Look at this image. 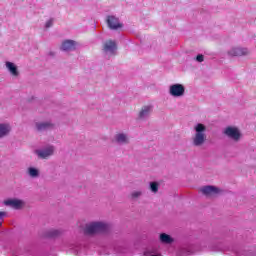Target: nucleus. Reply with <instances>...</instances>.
<instances>
[{
  "label": "nucleus",
  "mask_w": 256,
  "mask_h": 256,
  "mask_svg": "<svg viewBox=\"0 0 256 256\" xmlns=\"http://www.w3.org/2000/svg\"><path fill=\"white\" fill-rule=\"evenodd\" d=\"M11 133V124L9 123H0V139L7 137Z\"/></svg>",
  "instance_id": "nucleus-13"
},
{
  "label": "nucleus",
  "mask_w": 256,
  "mask_h": 256,
  "mask_svg": "<svg viewBox=\"0 0 256 256\" xmlns=\"http://www.w3.org/2000/svg\"><path fill=\"white\" fill-rule=\"evenodd\" d=\"M27 173L29 177H32V179H36V177H39V169L35 167H29Z\"/></svg>",
  "instance_id": "nucleus-19"
},
{
  "label": "nucleus",
  "mask_w": 256,
  "mask_h": 256,
  "mask_svg": "<svg viewBox=\"0 0 256 256\" xmlns=\"http://www.w3.org/2000/svg\"><path fill=\"white\" fill-rule=\"evenodd\" d=\"M114 142L117 145H129V137L125 133H118L114 136Z\"/></svg>",
  "instance_id": "nucleus-11"
},
{
  "label": "nucleus",
  "mask_w": 256,
  "mask_h": 256,
  "mask_svg": "<svg viewBox=\"0 0 256 256\" xmlns=\"http://www.w3.org/2000/svg\"><path fill=\"white\" fill-rule=\"evenodd\" d=\"M50 57H55V52H49Z\"/></svg>",
  "instance_id": "nucleus-26"
},
{
  "label": "nucleus",
  "mask_w": 256,
  "mask_h": 256,
  "mask_svg": "<svg viewBox=\"0 0 256 256\" xmlns=\"http://www.w3.org/2000/svg\"><path fill=\"white\" fill-rule=\"evenodd\" d=\"M201 191L204 195H217V193H219V188L215 186H204L201 188Z\"/></svg>",
  "instance_id": "nucleus-17"
},
{
  "label": "nucleus",
  "mask_w": 256,
  "mask_h": 256,
  "mask_svg": "<svg viewBox=\"0 0 256 256\" xmlns=\"http://www.w3.org/2000/svg\"><path fill=\"white\" fill-rule=\"evenodd\" d=\"M161 243H165L166 245H171L173 243V238L165 233L160 234Z\"/></svg>",
  "instance_id": "nucleus-18"
},
{
  "label": "nucleus",
  "mask_w": 256,
  "mask_h": 256,
  "mask_svg": "<svg viewBox=\"0 0 256 256\" xmlns=\"http://www.w3.org/2000/svg\"><path fill=\"white\" fill-rule=\"evenodd\" d=\"M172 97H183L185 95V86L183 84H173L169 88Z\"/></svg>",
  "instance_id": "nucleus-4"
},
{
  "label": "nucleus",
  "mask_w": 256,
  "mask_h": 256,
  "mask_svg": "<svg viewBox=\"0 0 256 256\" xmlns=\"http://www.w3.org/2000/svg\"><path fill=\"white\" fill-rule=\"evenodd\" d=\"M230 57H243L244 55H249V49L242 47H234L228 51Z\"/></svg>",
  "instance_id": "nucleus-7"
},
{
  "label": "nucleus",
  "mask_w": 256,
  "mask_h": 256,
  "mask_svg": "<svg viewBox=\"0 0 256 256\" xmlns=\"http://www.w3.org/2000/svg\"><path fill=\"white\" fill-rule=\"evenodd\" d=\"M109 224L105 222H90L86 224L84 233L85 235H97V233H108Z\"/></svg>",
  "instance_id": "nucleus-2"
},
{
  "label": "nucleus",
  "mask_w": 256,
  "mask_h": 256,
  "mask_svg": "<svg viewBox=\"0 0 256 256\" xmlns=\"http://www.w3.org/2000/svg\"><path fill=\"white\" fill-rule=\"evenodd\" d=\"M46 29H49V27H53V19H50L45 24Z\"/></svg>",
  "instance_id": "nucleus-24"
},
{
  "label": "nucleus",
  "mask_w": 256,
  "mask_h": 256,
  "mask_svg": "<svg viewBox=\"0 0 256 256\" xmlns=\"http://www.w3.org/2000/svg\"><path fill=\"white\" fill-rule=\"evenodd\" d=\"M54 125L51 122H37L36 129L37 131H49V129H53Z\"/></svg>",
  "instance_id": "nucleus-15"
},
{
  "label": "nucleus",
  "mask_w": 256,
  "mask_h": 256,
  "mask_svg": "<svg viewBox=\"0 0 256 256\" xmlns=\"http://www.w3.org/2000/svg\"><path fill=\"white\" fill-rule=\"evenodd\" d=\"M159 250L156 247L148 248L144 255H150V256H161V254H157Z\"/></svg>",
  "instance_id": "nucleus-20"
},
{
  "label": "nucleus",
  "mask_w": 256,
  "mask_h": 256,
  "mask_svg": "<svg viewBox=\"0 0 256 256\" xmlns=\"http://www.w3.org/2000/svg\"><path fill=\"white\" fill-rule=\"evenodd\" d=\"M55 153V146H48L42 150H36V155L40 157V159H47V157H51Z\"/></svg>",
  "instance_id": "nucleus-9"
},
{
  "label": "nucleus",
  "mask_w": 256,
  "mask_h": 256,
  "mask_svg": "<svg viewBox=\"0 0 256 256\" xmlns=\"http://www.w3.org/2000/svg\"><path fill=\"white\" fill-rule=\"evenodd\" d=\"M103 51L105 55H115L117 51V43L113 40H108L104 43Z\"/></svg>",
  "instance_id": "nucleus-6"
},
{
  "label": "nucleus",
  "mask_w": 256,
  "mask_h": 256,
  "mask_svg": "<svg viewBox=\"0 0 256 256\" xmlns=\"http://www.w3.org/2000/svg\"><path fill=\"white\" fill-rule=\"evenodd\" d=\"M71 249H75V251H79V247L72 246Z\"/></svg>",
  "instance_id": "nucleus-27"
},
{
  "label": "nucleus",
  "mask_w": 256,
  "mask_h": 256,
  "mask_svg": "<svg viewBox=\"0 0 256 256\" xmlns=\"http://www.w3.org/2000/svg\"><path fill=\"white\" fill-rule=\"evenodd\" d=\"M195 134L192 137V145L194 147H201L205 145L207 141V126L205 124L198 123L194 126Z\"/></svg>",
  "instance_id": "nucleus-1"
},
{
  "label": "nucleus",
  "mask_w": 256,
  "mask_h": 256,
  "mask_svg": "<svg viewBox=\"0 0 256 256\" xmlns=\"http://www.w3.org/2000/svg\"><path fill=\"white\" fill-rule=\"evenodd\" d=\"M151 113H153V105L143 106L138 113V120L147 121V119L151 117Z\"/></svg>",
  "instance_id": "nucleus-5"
},
{
  "label": "nucleus",
  "mask_w": 256,
  "mask_h": 256,
  "mask_svg": "<svg viewBox=\"0 0 256 256\" xmlns=\"http://www.w3.org/2000/svg\"><path fill=\"white\" fill-rule=\"evenodd\" d=\"M61 235V232L57 229H48L41 235L44 239H55Z\"/></svg>",
  "instance_id": "nucleus-12"
},
{
  "label": "nucleus",
  "mask_w": 256,
  "mask_h": 256,
  "mask_svg": "<svg viewBox=\"0 0 256 256\" xmlns=\"http://www.w3.org/2000/svg\"><path fill=\"white\" fill-rule=\"evenodd\" d=\"M141 195H143L142 191H134L131 193V198L132 199H139V197H141Z\"/></svg>",
  "instance_id": "nucleus-22"
},
{
  "label": "nucleus",
  "mask_w": 256,
  "mask_h": 256,
  "mask_svg": "<svg viewBox=\"0 0 256 256\" xmlns=\"http://www.w3.org/2000/svg\"><path fill=\"white\" fill-rule=\"evenodd\" d=\"M106 23L109 29L112 30L121 29V27H123V24L119 22V18H117L116 16H108L106 19Z\"/></svg>",
  "instance_id": "nucleus-8"
},
{
  "label": "nucleus",
  "mask_w": 256,
  "mask_h": 256,
  "mask_svg": "<svg viewBox=\"0 0 256 256\" xmlns=\"http://www.w3.org/2000/svg\"><path fill=\"white\" fill-rule=\"evenodd\" d=\"M150 191H152V193H157V191H159V183L150 182Z\"/></svg>",
  "instance_id": "nucleus-21"
},
{
  "label": "nucleus",
  "mask_w": 256,
  "mask_h": 256,
  "mask_svg": "<svg viewBox=\"0 0 256 256\" xmlns=\"http://www.w3.org/2000/svg\"><path fill=\"white\" fill-rule=\"evenodd\" d=\"M6 68L13 77H19V70L17 69V65H15V63L7 61Z\"/></svg>",
  "instance_id": "nucleus-16"
},
{
  "label": "nucleus",
  "mask_w": 256,
  "mask_h": 256,
  "mask_svg": "<svg viewBox=\"0 0 256 256\" xmlns=\"http://www.w3.org/2000/svg\"><path fill=\"white\" fill-rule=\"evenodd\" d=\"M77 42L75 40H65L61 45V51H75Z\"/></svg>",
  "instance_id": "nucleus-10"
},
{
  "label": "nucleus",
  "mask_w": 256,
  "mask_h": 256,
  "mask_svg": "<svg viewBox=\"0 0 256 256\" xmlns=\"http://www.w3.org/2000/svg\"><path fill=\"white\" fill-rule=\"evenodd\" d=\"M5 216V212H0V219H3Z\"/></svg>",
  "instance_id": "nucleus-25"
},
{
  "label": "nucleus",
  "mask_w": 256,
  "mask_h": 256,
  "mask_svg": "<svg viewBox=\"0 0 256 256\" xmlns=\"http://www.w3.org/2000/svg\"><path fill=\"white\" fill-rule=\"evenodd\" d=\"M224 135H227L229 139L235 141L236 143L241 140V131L239 128L228 126L224 129Z\"/></svg>",
  "instance_id": "nucleus-3"
},
{
  "label": "nucleus",
  "mask_w": 256,
  "mask_h": 256,
  "mask_svg": "<svg viewBox=\"0 0 256 256\" xmlns=\"http://www.w3.org/2000/svg\"><path fill=\"white\" fill-rule=\"evenodd\" d=\"M4 205L7 207H13V209H21L23 201L17 199H8L4 201Z\"/></svg>",
  "instance_id": "nucleus-14"
},
{
  "label": "nucleus",
  "mask_w": 256,
  "mask_h": 256,
  "mask_svg": "<svg viewBox=\"0 0 256 256\" xmlns=\"http://www.w3.org/2000/svg\"><path fill=\"white\" fill-rule=\"evenodd\" d=\"M196 61L198 63H203V61H205V56H203V54H199L196 56Z\"/></svg>",
  "instance_id": "nucleus-23"
}]
</instances>
